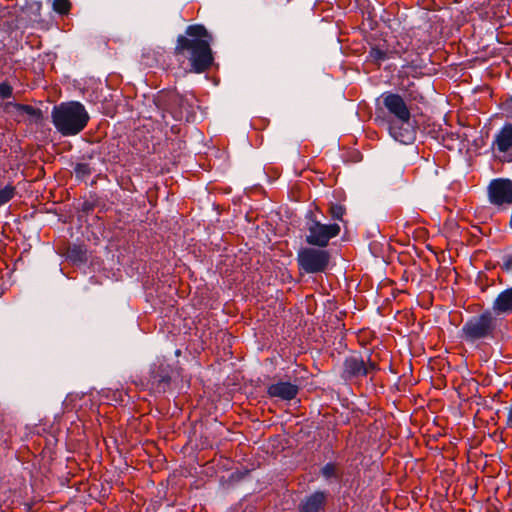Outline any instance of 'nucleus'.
Here are the masks:
<instances>
[{"label":"nucleus","mask_w":512,"mask_h":512,"mask_svg":"<svg viewBox=\"0 0 512 512\" xmlns=\"http://www.w3.org/2000/svg\"><path fill=\"white\" fill-rule=\"evenodd\" d=\"M508 424L510 425V427H512V405L510 406L508 411Z\"/></svg>","instance_id":"obj_22"},{"label":"nucleus","mask_w":512,"mask_h":512,"mask_svg":"<svg viewBox=\"0 0 512 512\" xmlns=\"http://www.w3.org/2000/svg\"><path fill=\"white\" fill-rule=\"evenodd\" d=\"M329 260L330 255L328 251L313 247L300 248L297 255L300 269L309 274L325 271Z\"/></svg>","instance_id":"obj_5"},{"label":"nucleus","mask_w":512,"mask_h":512,"mask_svg":"<svg viewBox=\"0 0 512 512\" xmlns=\"http://www.w3.org/2000/svg\"><path fill=\"white\" fill-rule=\"evenodd\" d=\"M212 35L202 24L189 25L185 35L177 37L173 54L180 66L187 59L190 64V72L203 73L213 64V53L210 46Z\"/></svg>","instance_id":"obj_1"},{"label":"nucleus","mask_w":512,"mask_h":512,"mask_svg":"<svg viewBox=\"0 0 512 512\" xmlns=\"http://www.w3.org/2000/svg\"><path fill=\"white\" fill-rule=\"evenodd\" d=\"M299 392V387L288 381H278L267 387V393L270 397L278 398L284 401L294 399Z\"/></svg>","instance_id":"obj_9"},{"label":"nucleus","mask_w":512,"mask_h":512,"mask_svg":"<svg viewBox=\"0 0 512 512\" xmlns=\"http://www.w3.org/2000/svg\"><path fill=\"white\" fill-rule=\"evenodd\" d=\"M381 99L388 114L396 120L389 126L390 135L403 144L411 143L415 138V131L410 125L411 112L405 100L392 92H384Z\"/></svg>","instance_id":"obj_2"},{"label":"nucleus","mask_w":512,"mask_h":512,"mask_svg":"<svg viewBox=\"0 0 512 512\" xmlns=\"http://www.w3.org/2000/svg\"><path fill=\"white\" fill-rule=\"evenodd\" d=\"M376 230H377V233H380V230L378 229V226H373Z\"/></svg>","instance_id":"obj_24"},{"label":"nucleus","mask_w":512,"mask_h":512,"mask_svg":"<svg viewBox=\"0 0 512 512\" xmlns=\"http://www.w3.org/2000/svg\"><path fill=\"white\" fill-rule=\"evenodd\" d=\"M473 227L476 228L481 234H485V232L482 230V226L476 225Z\"/></svg>","instance_id":"obj_23"},{"label":"nucleus","mask_w":512,"mask_h":512,"mask_svg":"<svg viewBox=\"0 0 512 512\" xmlns=\"http://www.w3.org/2000/svg\"><path fill=\"white\" fill-rule=\"evenodd\" d=\"M329 213L331 218L335 221L345 222L344 215L346 213V209L341 204H331L329 207Z\"/></svg>","instance_id":"obj_15"},{"label":"nucleus","mask_w":512,"mask_h":512,"mask_svg":"<svg viewBox=\"0 0 512 512\" xmlns=\"http://www.w3.org/2000/svg\"><path fill=\"white\" fill-rule=\"evenodd\" d=\"M72 8L70 0H54L53 10L60 15L69 14Z\"/></svg>","instance_id":"obj_16"},{"label":"nucleus","mask_w":512,"mask_h":512,"mask_svg":"<svg viewBox=\"0 0 512 512\" xmlns=\"http://www.w3.org/2000/svg\"><path fill=\"white\" fill-rule=\"evenodd\" d=\"M377 369L378 367L375 362L369 360L368 364H366L361 356L351 355L346 357L343 362L342 377L345 380L359 379L366 377Z\"/></svg>","instance_id":"obj_6"},{"label":"nucleus","mask_w":512,"mask_h":512,"mask_svg":"<svg viewBox=\"0 0 512 512\" xmlns=\"http://www.w3.org/2000/svg\"><path fill=\"white\" fill-rule=\"evenodd\" d=\"M340 232V226H310L306 242L310 245L325 247L329 240Z\"/></svg>","instance_id":"obj_8"},{"label":"nucleus","mask_w":512,"mask_h":512,"mask_svg":"<svg viewBox=\"0 0 512 512\" xmlns=\"http://www.w3.org/2000/svg\"><path fill=\"white\" fill-rule=\"evenodd\" d=\"M327 500V493L324 491H316L313 494L305 497L300 505V512H320Z\"/></svg>","instance_id":"obj_10"},{"label":"nucleus","mask_w":512,"mask_h":512,"mask_svg":"<svg viewBox=\"0 0 512 512\" xmlns=\"http://www.w3.org/2000/svg\"><path fill=\"white\" fill-rule=\"evenodd\" d=\"M163 381H169V378L164 377V378H163Z\"/></svg>","instance_id":"obj_25"},{"label":"nucleus","mask_w":512,"mask_h":512,"mask_svg":"<svg viewBox=\"0 0 512 512\" xmlns=\"http://www.w3.org/2000/svg\"><path fill=\"white\" fill-rule=\"evenodd\" d=\"M492 147L499 153H507L512 148V124L506 123L495 135Z\"/></svg>","instance_id":"obj_11"},{"label":"nucleus","mask_w":512,"mask_h":512,"mask_svg":"<svg viewBox=\"0 0 512 512\" xmlns=\"http://www.w3.org/2000/svg\"><path fill=\"white\" fill-rule=\"evenodd\" d=\"M510 102L512 103V97H511V99H510Z\"/></svg>","instance_id":"obj_26"},{"label":"nucleus","mask_w":512,"mask_h":512,"mask_svg":"<svg viewBox=\"0 0 512 512\" xmlns=\"http://www.w3.org/2000/svg\"><path fill=\"white\" fill-rule=\"evenodd\" d=\"M491 204L503 207L512 204V181L505 178L493 179L487 188Z\"/></svg>","instance_id":"obj_7"},{"label":"nucleus","mask_w":512,"mask_h":512,"mask_svg":"<svg viewBox=\"0 0 512 512\" xmlns=\"http://www.w3.org/2000/svg\"><path fill=\"white\" fill-rule=\"evenodd\" d=\"M492 311L495 315L512 313V287L505 289L495 298Z\"/></svg>","instance_id":"obj_12"},{"label":"nucleus","mask_w":512,"mask_h":512,"mask_svg":"<svg viewBox=\"0 0 512 512\" xmlns=\"http://www.w3.org/2000/svg\"><path fill=\"white\" fill-rule=\"evenodd\" d=\"M13 95V87L7 81L0 83V99H8Z\"/></svg>","instance_id":"obj_19"},{"label":"nucleus","mask_w":512,"mask_h":512,"mask_svg":"<svg viewBox=\"0 0 512 512\" xmlns=\"http://www.w3.org/2000/svg\"><path fill=\"white\" fill-rule=\"evenodd\" d=\"M16 106L18 109L23 110L27 113H31L33 111V108L30 105L17 104Z\"/></svg>","instance_id":"obj_21"},{"label":"nucleus","mask_w":512,"mask_h":512,"mask_svg":"<svg viewBox=\"0 0 512 512\" xmlns=\"http://www.w3.org/2000/svg\"><path fill=\"white\" fill-rule=\"evenodd\" d=\"M52 122L63 136H73L80 133L88 124L89 115L80 102H66L54 106Z\"/></svg>","instance_id":"obj_3"},{"label":"nucleus","mask_w":512,"mask_h":512,"mask_svg":"<svg viewBox=\"0 0 512 512\" xmlns=\"http://www.w3.org/2000/svg\"><path fill=\"white\" fill-rule=\"evenodd\" d=\"M15 193L16 188L11 184H8L4 188L0 189V206L9 202L15 196Z\"/></svg>","instance_id":"obj_17"},{"label":"nucleus","mask_w":512,"mask_h":512,"mask_svg":"<svg viewBox=\"0 0 512 512\" xmlns=\"http://www.w3.org/2000/svg\"><path fill=\"white\" fill-rule=\"evenodd\" d=\"M90 172H91L90 167L86 163H79V164H77V166L75 168V173L77 176L84 177V176L89 175Z\"/></svg>","instance_id":"obj_20"},{"label":"nucleus","mask_w":512,"mask_h":512,"mask_svg":"<svg viewBox=\"0 0 512 512\" xmlns=\"http://www.w3.org/2000/svg\"><path fill=\"white\" fill-rule=\"evenodd\" d=\"M496 319L493 311L486 310L480 315L468 319L462 326V338L467 342L490 338L496 329Z\"/></svg>","instance_id":"obj_4"},{"label":"nucleus","mask_w":512,"mask_h":512,"mask_svg":"<svg viewBox=\"0 0 512 512\" xmlns=\"http://www.w3.org/2000/svg\"><path fill=\"white\" fill-rule=\"evenodd\" d=\"M369 58L377 63L384 61L388 58L387 52L379 47H372L369 51Z\"/></svg>","instance_id":"obj_18"},{"label":"nucleus","mask_w":512,"mask_h":512,"mask_svg":"<svg viewBox=\"0 0 512 512\" xmlns=\"http://www.w3.org/2000/svg\"><path fill=\"white\" fill-rule=\"evenodd\" d=\"M321 475L327 481H339L341 479V471L337 464L329 462L321 468Z\"/></svg>","instance_id":"obj_13"},{"label":"nucleus","mask_w":512,"mask_h":512,"mask_svg":"<svg viewBox=\"0 0 512 512\" xmlns=\"http://www.w3.org/2000/svg\"><path fill=\"white\" fill-rule=\"evenodd\" d=\"M67 257L73 262H84L86 258V250L82 246L73 245L69 247Z\"/></svg>","instance_id":"obj_14"}]
</instances>
